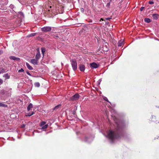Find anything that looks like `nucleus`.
<instances>
[{"mask_svg": "<svg viewBox=\"0 0 159 159\" xmlns=\"http://www.w3.org/2000/svg\"><path fill=\"white\" fill-rule=\"evenodd\" d=\"M115 121L117 125V127L115 129L116 132L110 130L109 131L107 135L109 139L112 141L115 139H117L119 137L116 132L122 130L125 127V125L123 122L119 121L116 119L115 120Z\"/></svg>", "mask_w": 159, "mask_h": 159, "instance_id": "obj_1", "label": "nucleus"}, {"mask_svg": "<svg viewBox=\"0 0 159 159\" xmlns=\"http://www.w3.org/2000/svg\"><path fill=\"white\" fill-rule=\"evenodd\" d=\"M11 88L6 87L5 90L4 89L2 90L1 91V93L8 96H11Z\"/></svg>", "mask_w": 159, "mask_h": 159, "instance_id": "obj_2", "label": "nucleus"}, {"mask_svg": "<svg viewBox=\"0 0 159 159\" xmlns=\"http://www.w3.org/2000/svg\"><path fill=\"white\" fill-rule=\"evenodd\" d=\"M70 62L73 70L74 71L76 70L77 68V64L75 59H71Z\"/></svg>", "mask_w": 159, "mask_h": 159, "instance_id": "obj_3", "label": "nucleus"}, {"mask_svg": "<svg viewBox=\"0 0 159 159\" xmlns=\"http://www.w3.org/2000/svg\"><path fill=\"white\" fill-rule=\"evenodd\" d=\"M55 7L56 8V10H58V12L59 13H63V8L64 7L61 5H59V4H58L57 3V5L56 4L55 5Z\"/></svg>", "mask_w": 159, "mask_h": 159, "instance_id": "obj_4", "label": "nucleus"}, {"mask_svg": "<svg viewBox=\"0 0 159 159\" xmlns=\"http://www.w3.org/2000/svg\"><path fill=\"white\" fill-rule=\"evenodd\" d=\"M80 96L78 94H75L72 96L70 97L69 100L74 101L78 100L80 97Z\"/></svg>", "mask_w": 159, "mask_h": 159, "instance_id": "obj_5", "label": "nucleus"}, {"mask_svg": "<svg viewBox=\"0 0 159 159\" xmlns=\"http://www.w3.org/2000/svg\"><path fill=\"white\" fill-rule=\"evenodd\" d=\"M52 28L50 26H45L41 28L42 31L47 32L51 31Z\"/></svg>", "mask_w": 159, "mask_h": 159, "instance_id": "obj_6", "label": "nucleus"}, {"mask_svg": "<svg viewBox=\"0 0 159 159\" xmlns=\"http://www.w3.org/2000/svg\"><path fill=\"white\" fill-rule=\"evenodd\" d=\"M150 122H155L156 124L159 123V121L157 120L156 117L154 116H152V117L150 119Z\"/></svg>", "mask_w": 159, "mask_h": 159, "instance_id": "obj_7", "label": "nucleus"}, {"mask_svg": "<svg viewBox=\"0 0 159 159\" xmlns=\"http://www.w3.org/2000/svg\"><path fill=\"white\" fill-rule=\"evenodd\" d=\"M41 57L40 54V53L39 49H38L37 51V53L35 57V58L36 59L38 60Z\"/></svg>", "mask_w": 159, "mask_h": 159, "instance_id": "obj_8", "label": "nucleus"}, {"mask_svg": "<svg viewBox=\"0 0 159 159\" xmlns=\"http://www.w3.org/2000/svg\"><path fill=\"white\" fill-rule=\"evenodd\" d=\"M90 66L91 67L94 68H97L99 66V65L95 63L90 64Z\"/></svg>", "mask_w": 159, "mask_h": 159, "instance_id": "obj_9", "label": "nucleus"}, {"mask_svg": "<svg viewBox=\"0 0 159 159\" xmlns=\"http://www.w3.org/2000/svg\"><path fill=\"white\" fill-rule=\"evenodd\" d=\"M61 104H59L57 106H55L54 108L52 109L53 110H55L56 111H59L61 109Z\"/></svg>", "mask_w": 159, "mask_h": 159, "instance_id": "obj_10", "label": "nucleus"}, {"mask_svg": "<svg viewBox=\"0 0 159 159\" xmlns=\"http://www.w3.org/2000/svg\"><path fill=\"white\" fill-rule=\"evenodd\" d=\"M79 69L81 71H84L85 69V67L84 65L83 64L80 65L79 66Z\"/></svg>", "mask_w": 159, "mask_h": 159, "instance_id": "obj_11", "label": "nucleus"}, {"mask_svg": "<svg viewBox=\"0 0 159 159\" xmlns=\"http://www.w3.org/2000/svg\"><path fill=\"white\" fill-rule=\"evenodd\" d=\"M38 60L35 59H32L31 60V62L34 65H37Z\"/></svg>", "mask_w": 159, "mask_h": 159, "instance_id": "obj_12", "label": "nucleus"}, {"mask_svg": "<svg viewBox=\"0 0 159 159\" xmlns=\"http://www.w3.org/2000/svg\"><path fill=\"white\" fill-rule=\"evenodd\" d=\"M10 58L11 59L14 60H16L17 61H19L20 59L19 58L16 57L15 56H11L10 57Z\"/></svg>", "mask_w": 159, "mask_h": 159, "instance_id": "obj_13", "label": "nucleus"}, {"mask_svg": "<svg viewBox=\"0 0 159 159\" xmlns=\"http://www.w3.org/2000/svg\"><path fill=\"white\" fill-rule=\"evenodd\" d=\"M33 107V106L32 104L31 103H30L27 107L28 111H29Z\"/></svg>", "mask_w": 159, "mask_h": 159, "instance_id": "obj_14", "label": "nucleus"}, {"mask_svg": "<svg viewBox=\"0 0 159 159\" xmlns=\"http://www.w3.org/2000/svg\"><path fill=\"white\" fill-rule=\"evenodd\" d=\"M153 18L155 20H157L158 17L159 15L157 14H154L152 15Z\"/></svg>", "mask_w": 159, "mask_h": 159, "instance_id": "obj_15", "label": "nucleus"}, {"mask_svg": "<svg viewBox=\"0 0 159 159\" xmlns=\"http://www.w3.org/2000/svg\"><path fill=\"white\" fill-rule=\"evenodd\" d=\"M26 64L27 67L29 70H32L33 69V68L28 63L26 62Z\"/></svg>", "mask_w": 159, "mask_h": 159, "instance_id": "obj_16", "label": "nucleus"}, {"mask_svg": "<svg viewBox=\"0 0 159 159\" xmlns=\"http://www.w3.org/2000/svg\"><path fill=\"white\" fill-rule=\"evenodd\" d=\"M123 44V42L122 40H120L118 42V46H121Z\"/></svg>", "mask_w": 159, "mask_h": 159, "instance_id": "obj_17", "label": "nucleus"}, {"mask_svg": "<svg viewBox=\"0 0 159 159\" xmlns=\"http://www.w3.org/2000/svg\"><path fill=\"white\" fill-rule=\"evenodd\" d=\"M151 20L148 18H145L144 19V21L147 23H149L151 22Z\"/></svg>", "mask_w": 159, "mask_h": 159, "instance_id": "obj_18", "label": "nucleus"}, {"mask_svg": "<svg viewBox=\"0 0 159 159\" xmlns=\"http://www.w3.org/2000/svg\"><path fill=\"white\" fill-rule=\"evenodd\" d=\"M0 107H7V105L3 103L0 102Z\"/></svg>", "mask_w": 159, "mask_h": 159, "instance_id": "obj_19", "label": "nucleus"}, {"mask_svg": "<svg viewBox=\"0 0 159 159\" xmlns=\"http://www.w3.org/2000/svg\"><path fill=\"white\" fill-rule=\"evenodd\" d=\"M34 85L35 87H39L40 86V84L39 82L35 83L34 84Z\"/></svg>", "mask_w": 159, "mask_h": 159, "instance_id": "obj_20", "label": "nucleus"}, {"mask_svg": "<svg viewBox=\"0 0 159 159\" xmlns=\"http://www.w3.org/2000/svg\"><path fill=\"white\" fill-rule=\"evenodd\" d=\"M34 114V112L33 111H32L31 114L30 113H27V115H26V116H30L33 115Z\"/></svg>", "mask_w": 159, "mask_h": 159, "instance_id": "obj_21", "label": "nucleus"}, {"mask_svg": "<svg viewBox=\"0 0 159 159\" xmlns=\"http://www.w3.org/2000/svg\"><path fill=\"white\" fill-rule=\"evenodd\" d=\"M41 49L42 53L43 54V55H44V54L45 52V49L44 48H41Z\"/></svg>", "mask_w": 159, "mask_h": 159, "instance_id": "obj_22", "label": "nucleus"}, {"mask_svg": "<svg viewBox=\"0 0 159 159\" xmlns=\"http://www.w3.org/2000/svg\"><path fill=\"white\" fill-rule=\"evenodd\" d=\"M111 2L109 1V2L107 3L106 5V7H107L108 8H110V3Z\"/></svg>", "mask_w": 159, "mask_h": 159, "instance_id": "obj_23", "label": "nucleus"}, {"mask_svg": "<svg viewBox=\"0 0 159 159\" xmlns=\"http://www.w3.org/2000/svg\"><path fill=\"white\" fill-rule=\"evenodd\" d=\"M48 125H45L42 127V129H45L48 127Z\"/></svg>", "mask_w": 159, "mask_h": 159, "instance_id": "obj_24", "label": "nucleus"}, {"mask_svg": "<svg viewBox=\"0 0 159 159\" xmlns=\"http://www.w3.org/2000/svg\"><path fill=\"white\" fill-rule=\"evenodd\" d=\"M35 34H36L35 33L31 34H30L29 35V37H30L34 36H35Z\"/></svg>", "mask_w": 159, "mask_h": 159, "instance_id": "obj_25", "label": "nucleus"}, {"mask_svg": "<svg viewBox=\"0 0 159 159\" xmlns=\"http://www.w3.org/2000/svg\"><path fill=\"white\" fill-rule=\"evenodd\" d=\"M46 124V122L44 121L42 122L41 123V125L43 126L44 125Z\"/></svg>", "mask_w": 159, "mask_h": 159, "instance_id": "obj_26", "label": "nucleus"}, {"mask_svg": "<svg viewBox=\"0 0 159 159\" xmlns=\"http://www.w3.org/2000/svg\"><path fill=\"white\" fill-rule=\"evenodd\" d=\"M24 70L22 68L20 70H19L18 71V72H24Z\"/></svg>", "mask_w": 159, "mask_h": 159, "instance_id": "obj_27", "label": "nucleus"}, {"mask_svg": "<svg viewBox=\"0 0 159 159\" xmlns=\"http://www.w3.org/2000/svg\"><path fill=\"white\" fill-rule=\"evenodd\" d=\"M26 125L24 124H23L21 126V128H24L25 127Z\"/></svg>", "mask_w": 159, "mask_h": 159, "instance_id": "obj_28", "label": "nucleus"}, {"mask_svg": "<svg viewBox=\"0 0 159 159\" xmlns=\"http://www.w3.org/2000/svg\"><path fill=\"white\" fill-rule=\"evenodd\" d=\"M148 3L150 4H152L154 3V2L152 1H149Z\"/></svg>", "mask_w": 159, "mask_h": 159, "instance_id": "obj_29", "label": "nucleus"}, {"mask_svg": "<svg viewBox=\"0 0 159 159\" xmlns=\"http://www.w3.org/2000/svg\"><path fill=\"white\" fill-rule=\"evenodd\" d=\"M53 37L55 39H56L57 38H58L59 37L57 36H56L55 35H53Z\"/></svg>", "mask_w": 159, "mask_h": 159, "instance_id": "obj_30", "label": "nucleus"}, {"mask_svg": "<svg viewBox=\"0 0 159 159\" xmlns=\"http://www.w3.org/2000/svg\"><path fill=\"white\" fill-rule=\"evenodd\" d=\"M144 7H141L140 8V11H143V9H144Z\"/></svg>", "mask_w": 159, "mask_h": 159, "instance_id": "obj_31", "label": "nucleus"}, {"mask_svg": "<svg viewBox=\"0 0 159 159\" xmlns=\"http://www.w3.org/2000/svg\"><path fill=\"white\" fill-rule=\"evenodd\" d=\"M26 73L28 75H29L30 76H31V75L30 74V72L28 71H27Z\"/></svg>", "mask_w": 159, "mask_h": 159, "instance_id": "obj_32", "label": "nucleus"}, {"mask_svg": "<svg viewBox=\"0 0 159 159\" xmlns=\"http://www.w3.org/2000/svg\"><path fill=\"white\" fill-rule=\"evenodd\" d=\"M2 83H3V81L1 80H0V85H1L2 84Z\"/></svg>", "mask_w": 159, "mask_h": 159, "instance_id": "obj_33", "label": "nucleus"}, {"mask_svg": "<svg viewBox=\"0 0 159 159\" xmlns=\"http://www.w3.org/2000/svg\"><path fill=\"white\" fill-rule=\"evenodd\" d=\"M111 19V18H106V19L108 20H109Z\"/></svg>", "mask_w": 159, "mask_h": 159, "instance_id": "obj_34", "label": "nucleus"}, {"mask_svg": "<svg viewBox=\"0 0 159 159\" xmlns=\"http://www.w3.org/2000/svg\"><path fill=\"white\" fill-rule=\"evenodd\" d=\"M3 53L2 51L0 50V55Z\"/></svg>", "mask_w": 159, "mask_h": 159, "instance_id": "obj_35", "label": "nucleus"}, {"mask_svg": "<svg viewBox=\"0 0 159 159\" xmlns=\"http://www.w3.org/2000/svg\"><path fill=\"white\" fill-rule=\"evenodd\" d=\"M85 141H87V137L86 136H85Z\"/></svg>", "mask_w": 159, "mask_h": 159, "instance_id": "obj_36", "label": "nucleus"}, {"mask_svg": "<svg viewBox=\"0 0 159 159\" xmlns=\"http://www.w3.org/2000/svg\"><path fill=\"white\" fill-rule=\"evenodd\" d=\"M101 20H102V21H103L104 20L103 18H101L100 19V21H101Z\"/></svg>", "mask_w": 159, "mask_h": 159, "instance_id": "obj_37", "label": "nucleus"}, {"mask_svg": "<svg viewBox=\"0 0 159 159\" xmlns=\"http://www.w3.org/2000/svg\"><path fill=\"white\" fill-rule=\"evenodd\" d=\"M108 49V48H107L105 50V51H107Z\"/></svg>", "mask_w": 159, "mask_h": 159, "instance_id": "obj_38", "label": "nucleus"}, {"mask_svg": "<svg viewBox=\"0 0 159 159\" xmlns=\"http://www.w3.org/2000/svg\"><path fill=\"white\" fill-rule=\"evenodd\" d=\"M106 99H107V98H104V99L105 100H106V101H107V100H106Z\"/></svg>", "mask_w": 159, "mask_h": 159, "instance_id": "obj_39", "label": "nucleus"}, {"mask_svg": "<svg viewBox=\"0 0 159 159\" xmlns=\"http://www.w3.org/2000/svg\"><path fill=\"white\" fill-rule=\"evenodd\" d=\"M109 0V1L110 2H111V0Z\"/></svg>", "mask_w": 159, "mask_h": 159, "instance_id": "obj_40", "label": "nucleus"}, {"mask_svg": "<svg viewBox=\"0 0 159 159\" xmlns=\"http://www.w3.org/2000/svg\"><path fill=\"white\" fill-rule=\"evenodd\" d=\"M81 9V10H84L83 8H82Z\"/></svg>", "mask_w": 159, "mask_h": 159, "instance_id": "obj_41", "label": "nucleus"}, {"mask_svg": "<svg viewBox=\"0 0 159 159\" xmlns=\"http://www.w3.org/2000/svg\"><path fill=\"white\" fill-rule=\"evenodd\" d=\"M50 7V8H51L52 7V6H50V7Z\"/></svg>", "mask_w": 159, "mask_h": 159, "instance_id": "obj_42", "label": "nucleus"}]
</instances>
